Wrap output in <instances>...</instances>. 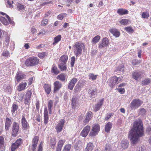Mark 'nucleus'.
<instances>
[{
  "label": "nucleus",
  "mask_w": 151,
  "mask_h": 151,
  "mask_svg": "<svg viewBox=\"0 0 151 151\" xmlns=\"http://www.w3.org/2000/svg\"><path fill=\"white\" fill-rule=\"evenodd\" d=\"M100 127L99 124L95 125L93 127L89 135L91 136H95L100 131Z\"/></svg>",
  "instance_id": "6"
},
{
  "label": "nucleus",
  "mask_w": 151,
  "mask_h": 151,
  "mask_svg": "<svg viewBox=\"0 0 151 151\" xmlns=\"http://www.w3.org/2000/svg\"><path fill=\"white\" fill-rule=\"evenodd\" d=\"M109 44V40L106 37L103 38L102 42L101 43L99 46V48H101L103 47H106Z\"/></svg>",
  "instance_id": "15"
},
{
  "label": "nucleus",
  "mask_w": 151,
  "mask_h": 151,
  "mask_svg": "<svg viewBox=\"0 0 151 151\" xmlns=\"http://www.w3.org/2000/svg\"><path fill=\"white\" fill-rule=\"evenodd\" d=\"M117 13L120 15H123L127 14L128 13V11L127 9L121 8L118 9Z\"/></svg>",
  "instance_id": "25"
},
{
  "label": "nucleus",
  "mask_w": 151,
  "mask_h": 151,
  "mask_svg": "<svg viewBox=\"0 0 151 151\" xmlns=\"http://www.w3.org/2000/svg\"><path fill=\"white\" fill-rule=\"evenodd\" d=\"M52 72L55 74H57L59 73V71L57 67L55 66H53L52 68Z\"/></svg>",
  "instance_id": "46"
},
{
  "label": "nucleus",
  "mask_w": 151,
  "mask_h": 151,
  "mask_svg": "<svg viewBox=\"0 0 151 151\" xmlns=\"http://www.w3.org/2000/svg\"><path fill=\"white\" fill-rule=\"evenodd\" d=\"M142 102L139 99H133L130 104L132 109H135L140 106Z\"/></svg>",
  "instance_id": "4"
},
{
  "label": "nucleus",
  "mask_w": 151,
  "mask_h": 151,
  "mask_svg": "<svg viewBox=\"0 0 151 151\" xmlns=\"http://www.w3.org/2000/svg\"><path fill=\"white\" fill-rule=\"evenodd\" d=\"M39 62L38 59L36 57H31L27 59L25 64L27 66H34L37 65Z\"/></svg>",
  "instance_id": "2"
},
{
  "label": "nucleus",
  "mask_w": 151,
  "mask_h": 151,
  "mask_svg": "<svg viewBox=\"0 0 151 151\" xmlns=\"http://www.w3.org/2000/svg\"><path fill=\"white\" fill-rule=\"evenodd\" d=\"M124 29L126 31L129 33H132L134 31L131 27H126Z\"/></svg>",
  "instance_id": "49"
},
{
  "label": "nucleus",
  "mask_w": 151,
  "mask_h": 151,
  "mask_svg": "<svg viewBox=\"0 0 151 151\" xmlns=\"http://www.w3.org/2000/svg\"><path fill=\"white\" fill-rule=\"evenodd\" d=\"M65 64V63H60L59 64V67L61 70H66V67Z\"/></svg>",
  "instance_id": "41"
},
{
  "label": "nucleus",
  "mask_w": 151,
  "mask_h": 151,
  "mask_svg": "<svg viewBox=\"0 0 151 151\" xmlns=\"http://www.w3.org/2000/svg\"><path fill=\"white\" fill-rule=\"evenodd\" d=\"M129 142L127 140H122L121 142V145L122 147L124 149H125L128 146Z\"/></svg>",
  "instance_id": "26"
},
{
  "label": "nucleus",
  "mask_w": 151,
  "mask_h": 151,
  "mask_svg": "<svg viewBox=\"0 0 151 151\" xmlns=\"http://www.w3.org/2000/svg\"><path fill=\"white\" fill-rule=\"evenodd\" d=\"M64 123L65 120L63 119H61L59 123L55 127L57 132H59L61 131L63 127Z\"/></svg>",
  "instance_id": "12"
},
{
  "label": "nucleus",
  "mask_w": 151,
  "mask_h": 151,
  "mask_svg": "<svg viewBox=\"0 0 151 151\" xmlns=\"http://www.w3.org/2000/svg\"><path fill=\"white\" fill-rule=\"evenodd\" d=\"M12 124L11 120L9 118H7L6 119L5 122V129L6 130H8Z\"/></svg>",
  "instance_id": "23"
},
{
  "label": "nucleus",
  "mask_w": 151,
  "mask_h": 151,
  "mask_svg": "<svg viewBox=\"0 0 151 151\" xmlns=\"http://www.w3.org/2000/svg\"><path fill=\"white\" fill-rule=\"evenodd\" d=\"M93 144L90 142L88 143L86 149V151H92L94 148Z\"/></svg>",
  "instance_id": "29"
},
{
  "label": "nucleus",
  "mask_w": 151,
  "mask_h": 151,
  "mask_svg": "<svg viewBox=\"0 0 151 151\" xmlns=\"http://www.w3.org/2000/svg\"><path fill=\"white\" fill-rule=\"evenodd\" d=\"M77 81L78 79L76 78H73L70 81L75 86Z\"/></svg>",
  "instance_id": "60"
},
{
  "label": "nucleus",
  "mask_w": 151,
  "mask_h": 151,
  "mask_svg": "<svg viewBox=\"0 0 151 151\" xmlns=\"http://www.w3.org/2000/svg\"><path fill=\"white\" fill-rule=\"evenodd\" d=\"M109 31L116 37H118L120 36V32L117 29L112 28L110 29Z\"/></svg>",
  "instance_id": "21"
},
{
  "label": "nucleus",
  "mask_w": 151,
  "mask_h": 151,
  "mask_svg": "<svg viewBox=\"0 0 151 151\" xmlns=\"http://www.w3.org/2000/svg\"><path fill=\"white\" fill-rule=\"evenodd\" d=\"M64 139L60 140L57 144L56 150L57 151H61L62 147L65 142Z\"/></svg>",
  "instance_id": "16"
},
{
  "label": "nucleus",
  "mask_w": 151,
  "mask_h": 151,
  "mask_svg": "<svg viewBox=\"0 0 151 151\" xmlns=\"http://www.w3.org/2000/svg\"><path fill=\"white\" fill-rule=\"evenodd\" d=\"M142 73L140 71H135L132 74V78L136 81H138L142 77Z\"/></svg>",
  "instance_id": "13"
},
{
  "label": "nucleus",
  "mask_w": 151,
  "mask_h": 151,
  "mask_svg": "<svg viewBox=\"0 0 151 151\" xmlns=\"http://www.w3.org/2000/svg\"><path fill=\"white\" fill-rule=\"evenodd\" d=\"M19 130V124L15 122H14L13 124L12 131V135L13 136L15 137L18 134Z\"/></svg>",
  "instance_id": "5"
},
{
  "label": "nucleus",
  "mask_w": 151,
  "mask_h": 151,
  "mask_svg": "<svg viewBox=\"0 0 151 151\" xmlns=\"http://www.w3.org/2000/svg\"><path fill=\"white\" fill-rule=\"evenodd\" d=\"M92 115V112L90 111L86 113L85 119L83 121V122L85 124H87L89 122V121L91 119Z\"/></svg>",
  "instance_id": "22"
},
{
  "label": "nucleus",
  "mask_w": 151,
  "mask_h": 151,
  "mask_svg": "<svg viewBox=\"0 0 151 151\" xmlns=\"http://www.w3.org/2000/svg\"><path fill=\"white\" fill-rule=\"evenodd\" d=\"M2 55L6 57L9 55V54L7 50H4L2 53Z\"/></svg>",
  "instance_id": "64"
},
{
  "label": "nucleus",
  "mask_w": 151,
  "mask_h": 151,
  "mask_svg": "<svg viewBox=\"0 0 151 151\" xmlns=\"http://www.w3.org/2000/svg\"><path fill=\"white\" fill-rule=\"evenodd\" d=\"M67 75L66 74L62 73L58 76L57 78V79L62 81H64L66 79Z\"/></svg>",
  "instance_id": "30"
},
{
  "label": "nucleus",
  "mask_w": 151,
  "mask_h": 151,
  "mask_svg": "<svg viewBox=\"0 0 151 151\" xmlns=\"http://www.w3.org/2000/svg\"><path fill=\"white\" fill-rule=\"evenodd\" d=\"M71 145L70 144H68L66 145L64 147L63 151H70Z\"/></svg>",
  "instance_id": "47"
},
{
  "label": "nucleus",
  "mask_w": 151,
  "mask_h": 151,
  "mask_svg": "<svg viewBox=\"0 0 151 151\" xmlns=\"http://www.w3.org/2000/svg\"><path fill=\"white\" fill-rule=\"evenodd\" d=\"M77 98L76 97H73L71 100V105L72 108L75 109L77 106Z\"/></svg>",
  "instance_id": "28"
},
{
  "label": "nucleus",
  "mask_w": 151,
  "mask_h": 151,
  "mask_svg": "<svg viewBox=\"0 0 151 151\" xmlns=\"http://www.w3.org/2000/svg\"><path fill=\"white\" fill-rule=\"evenodd\" d=\"M27 86L26 83H22L20 84L19 86L18 87V90L19 91H21L23 90Z\"/></svg>",
  "instance_id": "34"
},
{
  "label": "nucleus",
  "mask_w": 151,
  "mask_h": 151,
  "mask_svg": "<svg viewBox=\"0 0 151 151\" xmlns=\"http://www.w3.org/2000/svg\"><path fill=\"white\" fill-rule=\"evenodd\" d=\"M83 86V84L81 82H78L76 84L74 88V92L77 93L80 91L81 88Z\"/></svg>",
  "instance_id": "17"
},
{
  "label": "nucleus",
  "mask_w": 151,
  "mask_h": 151,
  "mask_svg": "<svg viewBox=\"0 0 151 151\" xmlns=\"http://www.w3.org/2000/svg\"><path fill=\"white\" fill-rule=\"evenodd\" d=\"M129 22V21L127 19H122L120 21V23L121 24L124 25L128 24Z\"/></svg>",
  "instance_id": "43"
},
{
  "label": "nucleus",
  "mask_w": 151,
  "mask_h": 151,
  "mask_svg": "<svg viewBox=\"0 0 151 151\" xmlns=\"http://www.w3.org/2000/svg\"><path fill=\"white\" fill-rule=\"evenodd\" d=\"M139 113L142 115H144L145 114L146 110L144 108H142L139 109Z\"/></svg>",
  "instance_id": "53"
},
{
  "label": "nucleus",
  "mask_w": 151,
  "mask_h": 151,
  "mask_svg": "<svg viewBox=\"0 0 151 151\" xmlns=\"http://www.w3.org/2000/svg\"><path fill=\"white\" fill-rule=\"evenodd\" d=\"M90 129V127L89 126H86L81 131V135L83 137H86L88 134Z\"/></svg>",
  "instance_id": "14"
},
{
  "label": "nucleus",
  "mask_w": 151,
  "mask_h": 151,
  "mask_svg": "<svg viewBox=\"0 0 151 151\" xmlns=\"http://www.w3.org/2000/svg\"><path fill=\"white\" fill-rule=\"evenodd\" d=\"M68 59V57L66 55L62 56L60 58L61 63L66 64V63Z\"/></svg>",
  "instance_id": "37"
},
{
  "label": "nucleus",
  "mask_w": 151,
  "mask_h": 151,
  "mask_svg": "<svg viewBox=\"0 0 151 151\" xmlns=\"http://www.w3.org/2000/svg\"><path fill=\"white\" fill-rule=\"evenodd\" d=\"M97 89L96 88L95 89L91 88L88 92L89 96L92 98H95L97 95Z\"/></svg>",
  "instance_id": "20"
},
{
  "label": "nucleus",
  "mask_w": 151,
  "mask_h": 151,
  "mask_svg": "<svg viewBox=\"0 0 151 151\" xmlns=\"http://www.w3.org/2000/svg\"><path fill=\"white\" fill-rule=\"evenodd\" d=\"M32 94V92L31 90L28 91L25 96V98L24 101V103L25 104H28L29 102Z\"/></svg>",
  "instance_id": "19"
},
{
  "label": "nucleus",
  "mask_w": 151,
  "mask_h": 151,
  "mask_svg": "<svg viewBox=\"0 0 151 151\" xmlns=\"http://www.w3.org/2000/svg\"><path fill=\"white\" fill-rule=\"evenodd\" d=\"M150 78H145L141 81V84L144 86L150 84Z\"/></svg>",
  "instance_id": "35"
},
{
  "label": "nucleus",
  "mask_w": 151,
  "mask_h": 151,
  "mask_svg": "<svg viewBox=\"0 0 151 151\" xmlns=\"http://www.w3.org/2000/svg\"><path fill=\"white\" fill-rule=\"evenodd\" d=\"M22 139L20 138H19L18 139H17L15 142V144L17 145L18 146H19L20 145L21 142H22Z\"/></svg>",
  "instance_id": "62"
},
{
  "label": "nucleus",
  "mask_w": 151,
  "mask_h": 151,
  "mask_svg": "<svg viewBox=\"0 0 151 151\" xmlns=\"http://www.w3.org/2000/svg\"><path fill=\"white\" fill-rule=\"evenodd\" d=\"M18 108V106L17 104H14L12 105V107L11 112L13 116L14 117L16 115Z\"/></svg>",
  "instance_id": "18"
},
{
  "label": "nucleus",
  "mask_w": 151,
  "mask_h": 151,
  "mask_svg": "<svg viewBox=\"0 0 151 151\" xmlns=\"http://www.w3.org/2000/svg\"><path fill=\"white\" fill-rule=\"evenodd\" d=\"M26 76V75L24 73L20 71H18L15 77V81H17V83H19L22 80L25 78Z\"/></svg>",
  "instance_id": "7"
},
{
  "label": "nucleus",
  "mask_w": 151,
  "mask_h": 151,
  "mask_svg": "<svg viewBox=\"0 0 151 151\" xmlns=\"http://www.w3.org/2000/svg\"><path fill=\"white\" fill-rule=\"evenodd\" d=\"M49 119L48 115L47 109H46L45 110L44 113V123L45 124H47L48 122Z\"/></svg>",
  "instance_id": "27"
},
{
  "label": "nucleus",
  "mask_w": 151,
  "mask_h": 151,
  "mask_svg": "<svg viewBox=\"0 0 151 151\" xmlns=\"http://www.w3.org/2000/svg\"><path fill=\"white\" fill-rule=\"evenodd\" d=\"M146 133L148 134H151V127L149 126L146 129Z\"/></svg>",
  "instance_id": "58"
},
{
  "label": "nucleus",
  "mask_w": 151,
  "mask_h": 151,
  "mask_svg": "<svg viewBox=\"0 0 151 151\" xmlns=\"http://www.w3.org/2000/svg\"><path fill=\"white\" fill-rule=\"evenodd\" d=\"M104 101V99H103L100 100L99 102L95 105V107L94 109V111H95L96 112L100 109V107L103 103Z\"/></svg>",
  "instance_id": "24"
},
{
  "label": "nucleus",
  "mask_w": 151,
  "mask_h": 151,
  "mask_svg": "<svg viewBox=\"0 0 151 151\" xmlns=\"http://www.w3.org/2000/svg\"><path fill=\"white\" fill-rule=\"evenodd\" d=\"M75 61V58L74 56L72 57L71 59V65L72 67L74 66Z\"/></svg>",
  "instance_id": "55"
},
{
  "label": "nucleus",
  "mask_w": 151,
  "mask_h": 151,
  "mask_svg": "<svg viewBox=\"0 0 151 151\" xmlns=\"http://www.w3.org/2000/svg\"><path fill=\"white\" fill-rule=\"evenodd\" d=\"M111 145L109 144H106L105 147L104 151H112Z\"/></svg>",
  "instance_id": "44"
},
{
  "label": "nucleus",
  "mask_w": 151,
  "mask_h": 151,
  "mask_svg": "<svg viewBox=\"0 0 151 151\" xmlns=\"http://www.w3.org/2000/svg\"><path fill=\"white\" fill-rule=\"evenodd\" d=\"M53 105V101L52 100L49 101L48 104V109L50 114H51L52 111V108Z\"/></svg>",
  "instance_id": "33"
},
{
  "label": "nucleus",
  "mask_w": 151,
  "mask_h": 151,
  "mask_svg": "<svg viewBox=\"0 0 151 151\" xmlns=\"http://www.w3.org/2000/svg\"><path fill=\"white\" fill-rule=\"evenodd\" d=\"M4 138L2 136H0V150L2 151V148L4 146Z\"/></svg>",
  "instance_id": "40"
},
{
  "label": "nucleus",
  "mask_w": 151,
  "mask_h": 151,
  "mask_svg": "<svg viewBox=\"0 0 151 151\" xmlns=\"http://www.w3.org/2000/svg\"><path fill=\"white\" fill-rule=\"evenodd\" d=\"M75 86L73 85L70 81L69 82L68 86V88L70 90H73Z\"/></svg>",
  "instance_id": "57"
},
{
  "label": "nucleus",
  "mask_w": 151,
  "mask_h": 151,
  "mask_svg": "<svg viewBox=\"0 0 151 151\" xmlns=\"http://www.w3.org/2000/svg\"><path fill=\"white\" fill-rule=\"evenodd\" d=\"M56 144V142L55 140L54 139H52L50 140V147L51 148L54 149L55 147V145Z\"/></svg>",
  "instance_id": "48"
},
{
  "label": "nucleus",
  "mask_w": 151,
  "mask_h": 151,
  "mask_svg": "<svg viewBox=\"0 0 151 151\" xmlns=\"http://www.w3.org/2000/svg\"><path fill=\"white\" fill-rule=\"evenodd\" d=\"M100 37L99 36L97 35L93 39L92 42V43L95 44L99 42L100 39Z\"/></svg>",
  "instance_id": "42"
},
{
  "label": "nucleus",
  "mask_w": 151,
  "mask_h": 151,
  "mask_svg": "<svg viewBox=\"0 0 151 151\" xmlns=\"http://www.w3.org/2000/svg\"><path fill=\"white\" fill-rule=\"evenodd\" d=\"M48 22V20L47 19H44L42 21L41 25L43 26H45L47 24Z\"/></svg>",
  "instance_id": "56"
},
{
  "label": "nucleus",
  "mask_w": 151,
  "mask_h": 151,
  "mask_svg": "<svg viewBox=\"0 0 151 151\" xmlns=\"http://www.w3.org/2000/svg\"><path fill=\"white\" fill-rule=\"evenodd\" d=\"M44 87L46 93L47 94H49L51 90L50 86L48 84H44Z\"/></svg>",
  "instance_id": "31"
},
{
  "label": "nucleus",
  "mask_w": 151,
  "mask_h": 151,
  "mask_svg": "<svg viewBox=\"0 0 151 151\" xmlns=\"http://www.w3.org/2000/svg\"><path fill=\"white\" fill-rule=\"evenodd\" d=\"M53 85L54 86L53 92L54 93L58 91L62 86V83L58 81H56L54 82Z\"/></svg>",
  "instance_id": "11"
},
{
  "label": "nucleus",
  "mask_w": 151,
  "mask_h": 151,
  "mask_svg": "<svg viewBox=\"0 0 151 151\" xmlns=\"http://www.w3.org/2000/svg\"><path fill=\"white\" fill-rule=\"evenodd\" d=\"M144 135L143 124L140 121L135 122L133 128L129 131V137L130 139L132 144L137 143L140 137Z\"/></svg>",
  "instance_id": "1"
},
{
  "label": "nucleus",
  "mask_w": 151,
  "mask_h": 151,
  "mask_svg": "<svg viewBox=\"0 0 151 151\" xmlns=\"http://www.w3.org/2000/svg\"><path fill=\"white\" fill-rule=\"evenodd\" d=\"M21 124L23 129L27 130L29 128V124L27 122L24 115L22 116L21 119Z\"/></svg>",
  "instance_id": "8"
},
{
  "label": "nucleus",
  "mask_w": 151,
  "mask_h": 151,
  "mask_svg": "<svg viewBox=\"0 0 151 151\" xmlns=\"http://www.w3.org/2000/svg\"><path fill=\"white\" fill-rule=\"evenodd\" d=\"M5 4L7 7L12 8L13 6L12 5L14 2L13 1H12V3L9 0H5Z\"/></svg>",
  "instance_id": "38"
},
{
  "label": "nucleus",
  "mask_w": 151,
  "mask_h": 151,
  "mask_svg": "<svg viewBox=\"0 0 151 151\" xmlns=\"http://www.w3.org/2000/svg\"><path fill=\"white\" fill-rule=\"evenodd\" d=\"M121 77H117L115 76H114L111 78L110 83L111 84L112 86H114L115 84H117L121 80Z\"/></svg>",
  "instance_id": "9"
},
{
  "label": "nucleus",
  "mask_w": 151,
  "mask_h": 151,
  "mask_svg": "<svg viewBox=\"0 0 151 151\" xmlns=\"http://www.w3.org/2000/svg\"><path fill=\"white\" fill-rule=\"evenodd\" d=\"M5 38L6 42L7 43V45H8L9 44V36L8 35H6Z\"/></svg>",
  "instance_id": "61"
},
{
  "label": "nucleus",
  "mask_w": 151,
  "mask_h": 151,
  "mask_svg": "<svg viewBox=\"0 0 151 151\" xmlns=\"http://www.w3.org/2000/svg\"><path fill=\"white\" fill-rule=\"evenodd\" d=\"M112 126L111 122H108L105 126V131L107 132H109Z\"/></svg>",
  "instance_id": "32"
},
{
  "label": "nucleus",
  "mask_w": 151,
  "mask_h": 151,
  "mask_svg": "<svg viewBox=\"0 0 151 151\" xmlns=\"http://www.w3.org/2000/svg\"><path fill=\"white\" fill-rule=\"evenodd\" d=\"M47 54V52H44L38 54V56L39 58H42L46 56Z\"/></svg>",
  "instance_id": "50"
},
{
  "label": "nucleus",
  "mask_w": 151,
  "mask_h": 151,
  "mask_svg": "<svg viewBox=\"0 0 151 151\" xmlns=\"http://www.w3.org/2000/svg\"><path fill=\"white\" fill-rule=\"evenodd\" d=\"M65 14H61L57 16V18L60 20H62L64 17Z\"/></svg>",
  "instance_id": "59"
},
{
  "label": "nucleus",
  "mask_w": 151,
  "mask_h": 151,
  "mask_svg": "<svg viewBox=\"0 0 151 151\" xmlns=\"http://www.w3.org/2000/svg\"><path fill=\"white\" fill-rule=\"evenodd\" d=\"M97 76V75H94L93 73H90L89 75V78L92 79L93 81H94L96 79Z\"/></svg>",
  "instance_id": "45"
},
{
  "label": "nucleus",
  "mask_w": 151,
  "mask_h": 151,
  "mask_svg": "<svg viewBox=\"0 0 151 151\" xmlns=\"http://www.w3.org/2000/svg\"><path fill=\"white\" fill-rule=\"evenodd\" d=\"M146 150L144 146H138L137 149V151H145Z\"/></svg>",
  "instance_id": "51"
},
{
  "label": "nucleus",
  "mask_w": 151,
  "mask_h": 151,
  "mask_svg": "<svg viewBox=\"0 0 151 151\" xmlns=\"http://www.w3.org/2000/svg\"><path fill=\"white\" fill-rule=\"evenodd\" d=\"M74 47L76 49L75 55L76 57H77L81 54L82 49L84 48V45L81 42H77L75 43Z\"/></svg>",
  "instance_id": "3"
},
{
  "label": "nucleus",
  "mask_w": 151,
  "mask_h": 151,
  "mask_svg": "<svg viewBox=\"0 0 151 151\" xmlns=\"http://www.w3.org/2000/svg\"><path fill=\"white\" fill-rule=\"evenodd\" d=\"M38 140V137L37 136H35L33 139L31 147V149L32 151H36V149Z\"/></svg>",
  "instance_id": "10"
},
{
  "label": "nucleus",
  "mask_w": 151,
  "mask_h": 151,
  "mask_svg": "<svg viewBox=\"0 0 151 151\" xmlns=\"http://www.w3.org/2000/svg\"><path fill=\"white\" fill-rule=\"evenodd\" d=\"M61 36L60 35H58L54 38V41L53 42V45H55L61 40Z\"/></svg>",
  "instance_id": "36"
},
{
  "label": "nucleus",
  "mask_w": 151,
  "mask_h": 151,
  "mask_svg": "<svg viewBox=\"0 0 151 151\" xmlns=\"http://www.w3.org/2000/svg\"><path fill=\"white\" fill-rule=\"evenodd\" d=\"M1 20L2 23L5 25H8L9 23H12L13 22V21L9 22V21H7V20L5 18L3 17H1Z\"/></svg>",
  "instance_id": "39"
},
{
  "label": "nucleus",
  "mask_w": 151,
  "mask_h": 151,
  "mask_svg": "<svg viewBox=\"0 0 151 151\" xmlns=\"http://www.w3.org/2000/svg\"><path fill=\"white\" fill-rule=\"evenodd\" d=\"M17 7L19 10H23L24 9V6L19 4H18Z\"/></svg>",
  "instance_id": "63"
},
{
  "label": "nucleus",
  "mask_w": 151,
  "mask_h": 151,
  "mask_svg": "<svg viewBox=\"0 0 151 151\" xmlns=\"http://www.w3.org/2000/svg\"><path fill=\"white\" fill-rule=\"evenodd\" d=\"M149 17V15L148 12H143L142 14V17L143 18H148Z\"/></svg>",
  "instance_id": "54"
},
{
  "label": "nucleus",
  "mask_w": 151,
  "mask_h": 151,
  "mask_svg": "<svg viewBox=\"0 0 151 151\" xmlns=\"http://www.w3.org/2000/svg\"><path fill=\"white\" fill-rule=\"evenodd\" d=\"M19 146L15 144V143H13L12 145V151H14L15 149L18 148Z\"/></svg>",
  "instance_id": "52"
}]
</instances>
